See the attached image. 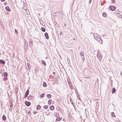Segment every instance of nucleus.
<instances>
[{"instance_id":"nucleus-34","label":"nucleus","mask_w":122,"mask_h":122,"mask_svg":"<svg viewBox=\"0 0 122 122\" xmlns=\"http://www.w3.org/2000/svg\"><path fill=\"white\" fill-rule=\"evenodd\" d=\"M55 25H56V26L57 27H59V25L57 23V22H56V24H55Z\"/></svg>"},{"instance_id":"nucleus-21","label":"nucleus","mask_w":122,"mask_h":122,"mask_svg":"<svg viewBox=\"0 0 122 122\" xmlns=\"http://www.w3.org/2000/svg\"><path fill=\"white\" fill-rule=\"evenodd\" d=\"M52 100L51 99H49L48 102V103L49 105L51 104Z\"/></svg>"},{"instance_id":"nucleus-50","label":"nucleus","mask_w":122,"mask_h":122,"mask_svg":"<svg viewBox=\"0 0 122 122\" xmlns=\"http://www.w3.org/2000/svg\"><path fill=\"white\" fill-rule=\"evenodd\" d=\"M66 25V24H64V26H65Z\"/></svg>"},{"instance_id":"nucleus-26","label":"nucleus","mask_w":122,"mask_h":122,"mask_svg":"<svg viewBox=\"0 0 122 122\" xmlns=\"http://www.w3.org/2000/svg\"><path fill=\"white\" fill-rule=\"evenodd\" d=\"M56 109L58 110H61L60 107L58 106H57L56 107Z\"/></svg>"},{"instance_id":"nucleus-28","label":"nucleus","mask_w":122,"mask_h":122,"mask_svg":"<svg viewBox=\"0 0 122 122\" xmlns=\"http://www.w3.org/2000/svg\"><path fill=\"white\" fill-rule=\"evenodd\" d=\"M3 80L5 81H6L7 80V78L6 77H4L3 79Z\"/></svg>"},{"instance_id":"nucleus-24","label":"nucleus","mask_w":122,"mask_h":122,"mask_svg":"<svg viewBox=\"0 0 122 122\" xmlns=\"http://www.w3.org/2000/svg\"><path fill=\"white\" fill-rule=\"evenodd\" d=\"M102 15L103 17H105L106 16V14L105 12H103L102 13Z\"/></svg>"},{"instance_id":"nucleus-49","label":"nucleus","mask_w":122,"mask_h":122,"mask_svg":"<svg viewBox=\"0 0 122 122\" xmlns=\"http://www.w3.org/2000/svg\"><path fill=\"white\" fill-rule=\"evenodd\" d=\"M67 81H68V83H69V81H68V80H67Z\"/></svg>"},{"instance_id":"nucleus-14","label":"nucleus","mask_w":122,"mask_h":122,"mask_svg":"<svg viewBox=\"0 0 122 122\" xmlns=\"http://www.w3.org/2000/svg\"><path fill=\"white\" fill-rule=\"evenodd\" d=\"M29 90L28 89H27V91L25 92V94L28 96V94H29Z\"/></svg>"},{"instance_id":"nucleus-29","label":"nucleus","mask_w":122,"mask_h":122,"mask_svg":"<svg viewBox=\"0 0 122 122\" xmlns=\"http://www.w3.org/2000/svg\"><path fill=\"white\" fill-rule=\"evenodd\" d=\"M30 43V46H32L33 45L32 42V41H30L29 42Z\"/></svg>"},{"instance_id":"nucleus-39","label":"nucleus","mask_w":122,"mask_h":122,"mask_svg":"<svg viewBox=\"0 0 122 122\" xmlns=\"http://www.w3.org/2000/svg\"><path fill=\"white\" fill-rule=\"evenodd\" d=\"M111 1L113 3H114L115 2V0H112Z\"/></svg>"},{"instance_id":"nucleus-27","label":"nucleus","mask_w":122,"mask_h":122,"mask_svg":"<svg viewBox=\"0 0 122 122\" xmlns=\"http://www.w3.org/2000/svg\"><path fill=\"white\" fill-rule=\"evenodd\" d=\"M56 13L59 14V15H62V12L61 11H57L56 12Z\"/></svg>"},{"instance_id":"nucleus-36","label":"nucleus","mask_w":122,"mask_h":122,"mask_svg":"<svg viewBox=\"0 0 122 122\" xmlns=\"http://www.w3.org/2000/svg\"><path fill=\"white\" fill-rule=\"evenodd\" d=\"M56 13H57L56 12L55 13L53 14L55 16H57V15L56 14Z\"/></svg>"},{"instance_id":"nucleus-19","label":"nucleus","mask_w":122,"mask_h":122,"mask_svg":"<svg viewBox=\"0 0 122 122\" xmlns=\"http://www.w3.org/2000/svg\"><path fill=\"white\" fill-rule=\"evenodd\" d=\"M119 12V11L117 10H116L114 12V14L117 15L118 13Z\"/></svg>"},{"instance_id":"nucleus-51","label":"nucleus","mask_w":122,"mask_h":122,"mask_svg":"<svg viewBox=\"0 0 122 122\" xmlns=\"http://www.w3.org/2000/svg\"><path fill=\"white\" fill-rule=\"evenodd\" d=\"M40 23H41V25H42V23H41V22H40Z\"/></svg>"},{"instance_id":"nucleus-17","label":"nucleus","mask_w":122,"mask_h":122,"mask_svg":"<svg viewBox=\"0 0 122 122\" xmlns=\"http://www.w3.org/2000/svg\"><path fill=\"white\" fill-rule=\"evenodd\" d=\"M45 94L44 93H43L41 94L40 96V97L41 98H42L44 97V95Z\"/></svg>"},{"instance_id":"nucleus-40","label":"nucleus","mask_w":122,"mask_h":122,"mask_svg":"<svg viewBox=\"0 0 122 122\" xmlns=\"http://www.w3.org/2000/svg\"><path fill=\"white\" fill-rule=\"evenodd\" d=\"M28 96L25 94V96H24V98H26V97H27Z\"/></svg>"},{"instance_id":"nucleus-37","label":"nucleus","mask_w":122,"mask_h":122,"mask_svg":"<svg viewBox=\"0 0 122 122\" xmlns=\"http://www.w3.org/2000/svg\"><path fill=\"white\" fill-rule=\"evenodd\" d=\"M71 104H72V105L74 107L75 106H74V103L72 101V102H71Z\"/></svg>"},{"instance_id":"nucleus-20","label":"nucleus","mask_w":122,"mask_h":122,"mask_svg":"<svg viewBox=\"0 0 122 122\" xmlns=\"http://www.w3.org/2000/svg\"><path fill=\"white\" fill-rule=\"evenodd\" d=\"M41 29L42 31L43 32H44L46 31V29L45 28L43 27H41Z\"/></svg>"},{"instance_id":"nucleus-47","label":"nucleus","mask_w":122,"mask_h":122,"mask_svg":"<svg viewBox=\"0 0 122 122\" xmlns=\"http://www.w3.org/2000/svg\"><path fill=\"white\" fill-rule=\"evenodd\" d=\"M5 0H1V1L2 2H3Z\"/></svg>"},{"instance_id":"nucleus-44","label":"nucleus","mask_w":122,"mask_h":122,"mask_svg":"<svg viewBox=\"0 0 122 122\" xmlns=\"http://www.w3.org/2000/svg\"><path fill=\"white\" fill-rule=\"evenodd\" d=\"M37 112H34L33 113L34 114H36V113Z\"/></svg>"},{"instance_id":"nucleus-48","label":"nucleus","mask_w":122,"mask_h":122,"mask_svg":"<svg viewBox=\"0 0 122 122\" xmlns=\"http://www.w3.org/2000/svg\"><path fill=\"white\" fill-rule=\"evenodd\" d=\"M120 74L121 75V76H122V73L121 72L120 73Z\"/></svg>"},{"instance_id":"nucleus-35","label":"nucleus","mask_w":122,"mask_h":122,"mask_svg":"<svg viewBox=\"0 0 122 122\" xmlns=\"http://www.w3.org/2000/svg\"><path fill=\"white\" fill-rule=\"evenodd\" d=\"M15 32L16 33V34H18V32L17 30L16 29H15Z\"/></svg>"},{"instance_id":"nucleus-1","label":"nucleus","mask_w":122,"mask_h":122,"mask_svg":"<svg viewBox=\"0 0 122 122\" xmlns=\"http://www.w3.org/2000/svg\"><path fill=\"white\" fill-rule=\"evenodd\" d=\"M109 9L112 11L116 9V7L112 5L110 6H109Z\"/></svg>"},{"instance_id":"nucleus-30","label":"nucleus","mask_w":122,"mask_h":122,"mask_svg":"<svg viewBox=\"0 0 122 122\" xmlns=\"http://www.w3.org/2000/svg\"><path fill=\"white\" fill-rule=\"evenodd\" d=\"M119 18H120L121 17V15L119 13H118L117 15H116Z\"/></svg>"},{"instance_id":"nucleus-38","label":"nucleus","mask_w":122,"mask_h":122,"mask_svg":"<svg viewBox=\"0 0 122 122\" xmlns=\"http://www.w3.org/2000/svg\"><path fill=\"white\" fill-rule=\"evenodd\" d=\"M70 101L71 102H72V99L71 97H70Z\"/></svg>"},{"instance_id":"nucleus-18","label":"nucleus","mask_w":122,"mask_h":122,"mask_svg":"<svg viewBox=\"0 0 122 122\" xmlns=\"http://www.w3.org/2000/svg\"><path fill=\"white\" fill-rule=\"evenodd\" d=\"M61 119H62V118H61L60 117H57L56 118V120L57 121H60Z\"/></svg>"},{"instance_id":"nucleus-43","label":"nucleus","mask_w":122,"mask_h":122,"mask_svg":"<svg viewBox=\"0 0 122 122\" xmlns=\"http://www.w3.org/2000/svg\"><path fill=\"white\" fill-rule=\"evenodd\" d=\"M62 31H61L60 32V35H62Z\"/></svg>"},{"instance_id":"nucleus-23","label":"nucleus","mask_w":122,"mask_h":122,"mask_svg":"<svg viewBox=\"0 0 122 122\" xmlns=\"http://www.w3.org/2000/svg\"><path fill=\"white\" fill-rule=\"evenodd\" d=\"M43 107L44 109H46L48 108V106L47 105H45Z\"/></svg>"},{"instance_id":"nucleus-13","label":"nucleus","mask_w":122,"mask_h":122,"mask_svg":"<svg viewBox=\"0 0 122 122\" xmlns=\"http://www.w3.org/2000/svg\"><path fill=\"white\" fill-rule=\"evenodd\" d=\"M33 98V97L31 95L29 96V97L28 98V99L29 100H31Z\"/></svg>"},{"instance_id":"nucleus-52","label":"nucleus","mask_w":122,"mask_h":122,"mask_svg":"<svg viewBox=\"0 0 122 122\" xmlns=\"http://www.w3.org/2000/svg\"><path fill=\"white\" fill-rule=\"evenodd\" d=\"M64 120V119H63V120Z\"/></svg>"},{"instance_id":"nucleus-10","label":"nucleus","mask_w":122,"mask_h":122,"mask_svg":"<svg viewBox=\"0 0 122 122\" xmlns=\"http://www.w3.org/2000/svg\"><path fill=\"white\" fill-rule=\"evenodd\" d=\"M41 108V106L39 105H38L36 107L37 110L40 109Z\"/></svg>"},{"instance_id":"nucleus-41","label":"nucleus","mask_w":122,"mask_h":122,"mask_svg":"<svg viewBox=\"0 0 122 122\" xmlns=\"http://www.w3.org/2000/svg\"><path fill=\"white\" fill-rule=\"evenodd\" d=\"M29 65H30L29 64L27 63V66H28V68H29Z\"/></svg>"},{"instance_id":"nucleus-2","label":"nucleus","mask_w":122,"mask_h":122,"mask_svg":"<svg viewBox=\"0 0 122 122\" xmlns=\"http://www.w3.org/2000/svg\"><path fill=\"white\" fill-rule=\"evenodd\" d=\"M25 103L27 107L31 105V103L27 101H25Z\"/></svg>"},{"instance_id":"nucleus-33","label":"nucleus","mask_w":122,"mask_h":122,"mask_svg":"<svg viewBox=\"0 0 122 122\" xmlns=\"http://www.w3.org/2000/svg\"><path fill=\"white\" fill-rule=\"evenodd\" d=\"M81 58L82 59H83V61H84L85 60V58L83 55V56H82L81 57Z\"/></svg>"},{"instance_id":"nucleus-45","label":"nucleus","mask_w":122,"mask_h":122,"mask_svg":"<svg viewBox=\"0 0 122 122\" xmlns=\"http://www.w3.org/2000/svg\"><path fill=\"white\" fill-rule=\"evenodd\" d=\"M95 37V39H96V40H97V41L98 40L97 39H98V37H97V38H97V36L96 37V38H95V37Z\"/></svg>"},{"instance_id":"nucleus-22","label":"nucleus","mask_w":122,"mask_h":122,"mask_svg":"<svg viewBox=\"0 0 122 122\" xmlns=\"http://www.w3.org/2000/svg\"><path fill=\"white\" fill-rule=\"evenodd\" d=\"M43 86L44 87H46L47 86V85H46V83L44 82H43Z\"/></svg>"},{"instance_id":"nucleus-8","label":"nucleus","mask_w":122,"mask_h":122,"mask_svg":"<svg viewBox=\"0 0 122 122\" xmlns=\"http://www.w3.org/2000/svg\"><path fill=\"white\" fill-rule=\"evenodd\" d=\"M49 108L50 110H52L54 108V106L53 105L51 106Z\"/></svg>"},{"instance_id":"nucleus-7","label":"nucleus","mask_w":122,"mask_h":122,"mask_svg":"<svg viewBox=\"0 0 122 122\" xmlns=\"http://www.w3.org/2000/svg\"><path fill=\"white\" fill-rule=\"evenodd\" d=\"M116 91V89L114 87L113 88L112 90V94L114 93Z\"/></svg>"},{"instance_id":"nucleus-46","label":"nucleus","mask_w":122,"mask_h":122,"mask_svg":"<svg viewBox=\"0 0 122 122\" xmlns=\"http://www.w3.org/2000/svg\"><path fill=\"white\" fill-rule=\"evenodd\" d=\"M53 74L54 75L55 74V72H53Z\"/></svg>"},{"instance_id":"nucleus-42","label":"nucleus","mask_w":122,"mask_h":122,"mask_svg":"<svg viewBox=\"0 0 122 122\" xmlns=\"http://www.w3.org/2000/svg\"><path fill=\"white\" fill-rule=\"evenodd\" d=\"M92 0H90L89 1V4H91V2H92Z\"/></svg>"},{"instance_id":"nucleus-11","label":"nucleus","mask_w":122,"mask_h":122,"mask_svg":"<svg viewBox=\"0 0 122 122\" xmlns=\"http://www.w3.org/2000/svg\"><path fill=\"white\" fill-rule=\"evenodd\" d=\"M42 64L45 66H46V64L45 61L43 60H41Z\"/></svg>"},{"instance_id":"nucleus-12","label":"nucleus","mask_w":122,"mask_h":122,"mask_svg":"<svg viewBox=\"0 0 122 122\" xmlns=\"http://www.w3.org/2000/svg\"><path fill=\"white\" fill-rule=\"evenodd\" d=\"M3 74L4 75V76H5V77H7V76H8V74H7V72H4L3 73Z\"/></svg>"},{"instance_id":"nucleus-4","label":"nucleus","mask_w":122,"mask_h":122,"mask_svg":"<svg viewBox=\"0 0 122 122\" xmlns=\"http://www.w3.org/2000/svg\"><path fill=\"white\" fill-rule=\"evenodd\" d=\"M28 45L27 43H26V42H25V46L24 47V48L25 49H27L28 48Z\"/></svg>"},{"instance_id":"nucleus-31","label":"nucleus","mask_w":122,"mask_h":122,"mask_svg":"<svg viewBox=\"0 0 122 122\" xmlns=\"http://www.w3.org/2000/svg\"><path fill=\"white\" fill-rule=\"evenodd\" d=\"M27 114H28V115L29 116L31 115V113L30 111H29L27 112Z\"/></svg>"},{"instance_id":"nucleus-3","label":"nucleus","mask_w":122,"mask_h":122,"mask_svg":"<svg viewBox=\"0 0 122 122\" xmlns=\"http://www.w3.org/2000/svg\"><path fill=\"white\" fill-rule=\"evenodd\" d=\"M5 63V61L2 60H0V63L4 65Z\"/></svg>"},{"instance_id":"nucleus-6","label":"nucleus","mask_w":122,"mask_h":122,"mask_svg":"<svg viewBox=\"0 0 122 122\" xmlns=\"http://www.w3.org/2000/svg\"><path fill=\"white\" fill-rule=\"evenodd\" d=\"M5 9L7 11H10L9 7L8 6H6L5 7Z\"/></svg>"},{"instance_id":"nucleus-9","label":"nucleus","mask_w":122,"mask_h":122,"mask_svg":"<svg viewBox=\"0 0 122 122\" xmlns=\"http://www.w3.org/2000/svg\"><path fill=\"white\" fill-rule=\"evenodd\" d=\"M9 104L10 105V108H12V107H13V104L11 102V101H10L9 103Z\"/></svg>"},{"instance_id":"nucleus-32","label":"nucleus","mask_w":122,"mask_h":122,"mask_svg":"<svg viewBox=\"0 0 122 122\" xmlns=\"http://www.w3.org/2000/svg\"><path fill=\"white\" fill-rule=\"evenodd\" d=\"M80 54L81 56H83V55L84 53L83 52H81L80 53Z\"/></svg>"},{"instance_id":"nucleus-15","label":"nucleus","mask_w":122,"mask_h":122,"mask_svg":"<svg viewBox=\"0 0 122 122\" xmlns=\"http://www.w3.org/2000/svg\"><path fill=\"white\" fill-rule=\"evenodd\" d=\"M46 96L48 98H51V95L50 94H47Z\"/></svg>"},{"instance_id":"nucleus-5","label":"nucleus","mask_w":122,"mask_h":122,"mask_svg":"<svg viewBox=\"0 0 122 122\" xmlns=\"http://www.w3.org/2000/svg\"><path fill=\"white\" fill-rule=\"evenodd\" d=\"M45 37L47 39H48L49 38V37L48 36V34L47 32L45 34Z\"/></svg>"},{"instance_id":"nucleus-16","label":"nucleus","mask_w":122,"mask_h":122,"mask_svg":"<svg viewBox=\"0 0 122 122\" xmlns=\"http://www.w3.org/2000/svg\"><path fill=\"white\" fill-rule=\"evenodd\" d=\"M2 118L3 121H5L6 118V117L5 115H4L2 116Z\"/></svg>"},{"instance_id":"nucleus-25","label":"nucleus","mask_w":122,"mask_h":122,"mask_svg":"<svg viewBox=\"0 0 122 122\" xmlns=\"http://www.w3.org/2000/svg\"><path fill=\"white\" fill-rule=\"evenodd\" d=\"M111 116L113 117H114L115 116V115L113 112H112L111 113Z\"/></svg>"}]
</instances>
